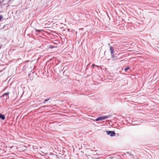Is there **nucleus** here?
Segmentation results:
<instances>
[{
    "label": "nucleus",
    "instance_id": "nucleus-12",
    "mask_svg": "<svg viewBox=\"0 0 159 159\" xmlns=\"http://www.w3.org/2000/svg\"><path fill=\"white\" fill-rule=\"evenodd\" d=\"M3 0L2 1V2H0V4L1 5H4L5 4H4L2 3V2H3Z\"/></svg>",
    "mask_w": 159,
    "mask_h": 159
},
{
    "label": "nucleus",
    "instance_id": "nucleus-11",
    "mask_svg": "<svg viewBox=\"0 0 159 159\" xmlns=\"http://www.w3.org/2000/svg\"><path fill=\"white\" fill-rule=\"evenodd\" d=\"M48 107L47 106H43L39 108V109H41L42 108L46 107Z\"/></svg>",
    "mask_w": 159,
    "mask_h": 159
},
{
    "label": "nucleus",
    "instance_id": "nucleus-7",
    "mask_svg": "<svg viewBox=\"0 0 159 159\" xmlns=\"http://www.w3.org/2000/svg\"><path fill=\"white\" fill-rule=\"evenodd\" d=\"M55 48V47L54 46H53L51 45H49V48L52 49L53 48Z\"/></svg>",
    "mask_w": 159,
    "mask_h": 159
},
{
    "label": "nucleus",
    "instance_id": "nucleus-13",
    "mask_svg": "<svg viewBox=\"0 0 159 159\" xmlns=\"http://www.w3.org/2000/svg\"><path fill=\"white\" fill-rule=\"evenodd\" d=\"M3 18V16L2 15L0 16V21Z\"/></svg>",
    "mask_w": 159,
    "mask_h": 159
},
{
    "label": "nucleus",
    "instance_id": "nucleus-3",
    "mask_svg": "<svg viewBox=\"0 0 159 159\" xmlns=\"http://www.w3.org/2000/svg\"><path fill=\"white\" fill-rule=\"evenodd\" d=\"M103 120V116L98 117L95 120L96 121Z\"/></svg>",
    "mask_w": 159,
    "mask_h": 159
},
{
    "label": "nucleus",
    "instance_id": "nucleus-10",
    "mask_svg": "<svg viewBox=\"0 0 159 159\" xmlns=\"http://www.w3.org/2000/svg\"><path fill=\"white\" fill-rule=\"evenodd\" d=\"M129 66H128L127 67L125 68L124 69V70L125 71H127V70H129Z\"/></svg>",
    "mask_w": 159,
    "mask_h": 159
},
{
    "label": "nucleus",
    "instance_id": "nucleus-16",
    "mask_svg": "<svg viewBox=\"0 0 159 159\" xmlns=\"http://www.w3.org/2000/svg\"><path fill=\"white\" fill-rule=\"evenodd\" d=\"M108 46H110V47L111 46H110V44L109 43H108Z\"/></svg>",
    "mask_w": 159,
    "mask_h": 159
},
{
    "label": "nucleus",
    "instance_id": "nucleus-14",
    "mask_svg": "<svg viewBox=\"0 0 159 159\" xmlns=\"http://www.w3.org/2000/svg\"><path fill=\"white\" fill-rule=\"evenodd\" d=\"M111 56L113 58H115V56L113 54H111Z\"/></svg>",
    "mask_w": 159,
    "mask_h": 159
},
{
    "label": "nucleus",
    "instance_id": "nucleus-8",
    "mask_svg": "<svg viewBox=\"0 0 159 159\" xmlns=\"http://www.w3.org/2000/svg\"><path fill=\"white\" fill-rule=\"evenodd\" d=\"M50 99V98H47V99H46L44 100V102H43V103H45L46 102H47L48 101L49 99Z\"/></svg>",
    "mask_w": 159,
    "mask_h": 159
},
{
    "label": "nucleus",
    "instance_id": "nucleus-1",
    "mask_svg": "<svg viewBox=\"0 0 159 159\" xmlns=\"http://www.w3.org/2000/svg\"><path fill=\"white\" fill-rule=\"evenodd\" d=\"M106 132L107 135H110L111 137L114 136L116 135V133L114 131H107Z\"/></svg>",
    "mask_w": 159,
    "mask_h": 159
},
{
    "label": "nucleus",
    "instance_id": "nucleus-6",
    "mask_svg": "<svg viewBox=\"0 0 159 159\" xmlns=\"http://www.w3.org/2000/svg\"><path fill=\"white\" fill-rule=\"evenodd\" d=\"M9 92H7V93H4V96H5V95H6L7 96V97L6 98V99L7 98V96L8 97V98H9V96H8L9 94Z\"/></svg>",
    "mask_w": 159,
    "mask_h": 159
},
{
    "label": "nucleus",
    "instance_id": "nucleus-9",
    "mask_svg": "<svg viewBox=\"0 0 159 159\" xmlns=\"http://www.w3.org/2000/svg\"><path fill=\"white\" fill-rule=\"evenodd\" d=\"M35 30H36V31L38 33H39L43 31L42 30H37L36 29H35Z\"/></svg>",
    "mask_w": 159,
    "mask_h": 159
},
{
    "label": "nucleus",
    "instance_id": "nucleus-4",
    "mask_svg": "<svg viewBox=\"0 0 159 159\" xmlns=\"http://www.w3.org/2000/svg\"><path fill=\"white\" fill-rule=\"evenodd\" d=\"M0 118L2 120H4L5 118V116L1 113H0Z\"/></svg>",
    "mask_w": 159,
    "mask_h": 159
},
{
    "label": "nucleus",
    "instance_id": "nucleus-5",
    "mask_svg": "<svg viewBox=\"0 0 159 159\" xmlns=\"http://www.w3.org/2000/svg\"><path fill=\"white\" fill-rule=\"evenodd\" d=\"M111 116V115H110L107 116H103V119L104 120H105L107 118L110 117Z\"/></svg>",
    "mask_w": 159,
    "mask_h": 159
},
{
    "label": "nucleus",
    "instance_id": "nucleus-15",
    "mask_svg": "<svg viewBox=\"0 0 159 159\" xmlns=\"http://www.w3.org/2000/svg\"><path fill=\"white\" fill-rule=\"evenodd\" d=\"M92 66H93V67H94L95 66H96L95 65V64H93L92 65Z\"/></svg>",
    "mask_w": 159,
    "mask_h": 159
},
{
    "label": "nucleus",
    "instance_id": "nucleus-2",
    "mask_svg": "<svg viewBox=\"0 0 159 159\" xmlns=\"http://www.w3.org/2000/svg\"><path fill=\"white\" fill-rule=\"evenodd\" d=\"M110 51L111 54H113L114 52V48L113 47L110 46Z\"/></svg>",
    "mask_w": 159,
    "mask_h": 159
}]
</instances>
